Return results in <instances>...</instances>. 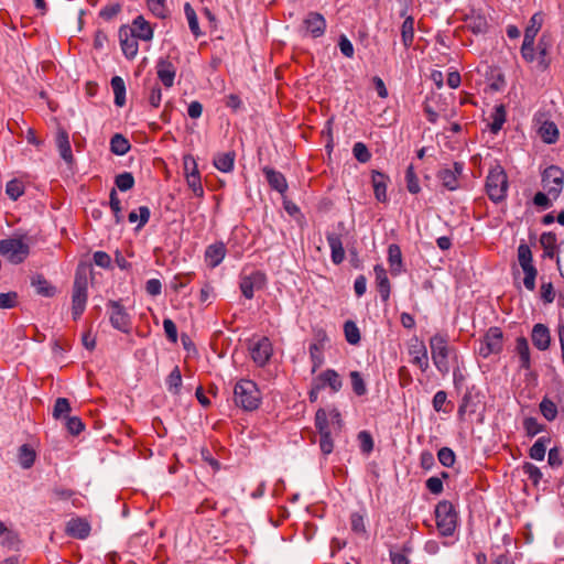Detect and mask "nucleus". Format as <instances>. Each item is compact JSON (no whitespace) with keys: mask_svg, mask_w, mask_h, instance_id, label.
<instances>
[{"mask_svg":"<svg viewBox=\"0 0 564 564\" xmlns=\"http://www.w3.org/2000/svg\"><path fill=\"white\" fill-rule=\"evenodd\" d=\"M436 528L442 536H452L458 525L459 516L455 506L448 500H441L434 510Z\"/></svg>","mask_w":564,"mask_h":564,"instance_id":"1","label":"nucleus"},{"mask_svg":"<svg viewBox=\"0 0 564 564\" xmlns=\"http://www.w3.org/2000/svg\"><path fill=\"white\" fill-rule=\"evenodd\" d=\"M234 400L245 411H253L261 403V393L252 380L241 379L235 384Z\"/></svg>","mask_w":564,"mask_h":564,"instance_id":"2","label":"nucleus"},{"mask_svg":"<svg viewBox=\"0 0 564 564\" xmlns=\"http://www.w3.org/2000/svg\"><path fill=\"white\" fill-rule=\"evenodd\" d=\"M543 13L535 12L529 20V23L524 30L523 42L520 48L521 57L527 63H533L535 61V37L543 25Z\"/></svg>","mask_w":564,"mask_h":564,"instance_id":"3","label":"nucleus"},{"mask_svg":"<svg viewBox=\"0 0 564 564\" xmlns=\"http://www.w3.org/2000/svg\"><path fill=\"white\" fill-rule=\"evenodd\" d=\"M430 348L432 360L438 372L446 375L449 371L448 357L451 347L448 346V335L436 333L430 338Z\"/></svg>","mask_w":564,"mask_h":564,"instance_id":"4","label":"nucleus"},{"mask_svg":"<svg viewBox=\"0 0 564 564\" xmlns=\"http://www.w3.org/2000/svg\"><path fill=\"white\" fill-rule=\"evenodd\" d=\"M508 177L500 165L489 170L486 177V193L494 203L502 202L507 196Z\"/></svg>","mask_w":564,"mask_h":564,"instance_id":"5","label":"nucleus"},{"mask_svg":"<svg viewBox=\"0 0 564 564\" xmlns=\"http://www.w3.org/2000/svg\"><path fill=\"white\" fill-rule=\"evenodd\" d=\"M30 253V247L22 238H7L0 240V254L11 263H22Z\"/></svg>","mask_w":564,"mask_h":564,"instance_id":"6","label":"nucleus"},{"mask_svg":"<svg viewBox=\"0 0 564 564\" xmlns=\"http://www.w3.org/2000/svg\"><path fill=\"white\" fill-rule=\"evenodd\" d=\"M88 281L85 274L76 273L72 292V314L78 319L84 313L88 299Z\"/></svg>","mask_w":564,"mask_h":564,"instance_id":"7","label":"nucleus"},{"mask_svg":"<svg viewBox=\"0 0 564 564\" xmlns=\"http://www.w3.org/2000/svg\"><path fill=\"white\" fill-rule=\"evenodd\" d=\"M518 261L524 273L523 285L529 291L535 290V279L538 270L533 264V257L530 247L527 243H520L518 247Z\"/></svg>","mask_w":564,"mask_h":564,"instance_id":"8","label":"nucleus"},{"mask_svg":"<svg viewBox=\"0 0 564 564\" xmlns=\"http://www.w3.org/2000/svg\"><path fill=\"white\" fill-rule=\"evenodd\" d=\"M541 183L543 189L557 199L564 187V171L556 165L547 166L541 175Z\"/></svg>","mask_w":564,"mask_h":564,"instance_id":"9","label":"nucleus"},{"mask_svg":"<svg viewBox=\"0 0 564 564\" xmlns=\"http://www.w3.org/2000/svg\"><path fill=\"white\" fill-rule=\"evenodd\" d=\"M503 334L499 327H490L480 340L478 354L482 358H488L492 354H499L502 350Z\"/></svg>","mask_w":564,"mask_h":564,"instance_id":"10","label":"nucleus"},{"mask_svg":"<svg viewBox=\"0 0 564 564\" xmlns=\"http://www.w3.org/2000/svg\"><path fill=\"white\" fill-rule=\"evenodd\" d=\"M109 321L113 328L122 332L130 333L131 317L124 306L118 301H109L108 303Z\"/></svg>","mask_w":564,"mask_h":564,"instance_id":"11","label":"nucleus"},{"mask_svg":"<svg viewBox=\"0 0 564 564\" xmlns=\"http://www.w3.org/2000/svg\"><path fill=\"white\" fill-rule=\"evenodd\" d=\"M316 389H329L330 393H337L343 388V380L339 373L334 369H326L312 380Z\"/></svg>","mask_w":564,"mask_h":564,"instance_id":"12","label":"nucleus"},{"mask_svg":"<svg viewBox=\"0 0 564 564\" xmlns=\"http://www.w3.org/2000/svg\"><path fill=\"white\" fill-rule=\"evenodd\" d=\"M464 170L462 162H455L452 167H444L438 171L437 178L442 185L448 191H456L459 187L458 178Z\"/></svg>","mask_w":564,"mask_h":564,"instance_id":"13","label":"nucleus"},{"mask_svg":"<svg viewBox=\"0 0 564 564\" xmlns=\"http://www.w3.org/2000/svg\"><path fill=\"white\" fill-rule=\"evenodd\" d=\"M118 36L123 55L128 59H133L139 52V39L131 33L128 25L120 26Z\"/></svg>","mask_w":564,"mask_h":564,"instance_id":"14","label":"nucleus"},{"mask_svg":"<svg viewBox=\"0 0 564 564\" xmlns=\"http://www.w3.org/2000/svg\"><path fill=\"white\" fill-rule=\"evenodd\" d=\"M409 355L412 357L411 364L419 367L422 372L429 369V354L423 341H420L417 338L411 339Z\"/></svg>","mask_w":564,"mask_h":564,"instance_id":"15","label":"nucleus"},{"mask_svg":"<svg viewBox=\"0 0 564 564\" xmlns=\"http://www.w3.org/2000/svg\"><path fill=\"white\" fill-rule=\"evenodd\" d=\"M326 26L325 18L318 12H308L303 20L305 34L314 39L323 36L325 34Z\"/></svg>","mask_w":564,"mask_h":564,"instance_id":"16","label":"nucleus"},{"mask_svg":"<svg viewBox=\"0 0 564 564\" xmlns=\"http://www.w3.org/2000/svg\"><path fill=\"white\" fill-rule=\"evenodd\" d=\"M156 75L159 80L165 88H171L174 85L176 76V67L169 57H160L155 65Z\"/></svg>","mask_w":564,"mask_h":564,"instance_id":"17","label":"nucleus"},{"mask_svg":"<svg viewBox=\"0 0 564 564\" xmlns=\"http://www.w3.org/2000/svg\"><path fill=\"white\" fill-rule=\"evenodd\" d=\"M272 344L268 337L260 338L250 348L252 360L260 367L267 365L272 356Z\"/></svg>","mask_w":564,"mask_h":564,"instance_id":"18","label":"nucleus"},{"mask_svg":"<svg viewBox=\"0 0 564 564\" xmlns=\"http://www.w3.org/2000/svg\"><path fill=\"white\" fill-rule=\"evenodd\" d=\"M263 284L264 274L260 271H254L241 278L240 290L246 299L251 300L254 296V291L261 289Z\"/></svg>","mask_w":564,"mask_h":564,"instance_id":"19","label":"nucleus"},{"mask_svg":"<svg viewBox=\"0 0 564 564\" xmlns=\"http://www.w3.org/2000/svg\"><path fill=\"white\" fill-rule=\"evenodd\" d=\"M551 47V36L546 33H543L538 41L535 54V61L538 62L536 66L542 72L546 70L551 65V58L549 57Z\"/></svg>","mask_w":564,"mask_h":564,"instance_id":"20","label":"nucleus"},{"mask_svg":"<svg viewBox=\"0 0 564 564\" xmlns=\"http://www.w3.org/2000/svg\"><path fill=\"white\" fill-rule=\"evenodd\" d=\"M531 339L536 349L546 350L551 344L549 327L541 323L535 324L532 328Z\"/></svg>","mask_w":564,"mask_h":564,"instance_id":"21","label":"nucleus"},{"mask_svg":"<svg viewBox=\"0 0 564 564\" xmlns=\"http://www.w3.org/2000/svg\"><path fill=\"white\" fill-rule=\"evenodd\" d=\"M262 172L272 189L280 194H284L288 191L286 178L281 172L269 166H264Z\"/></svg>","mask_w":564,"mask_h":564,"instance_id":"22","label":"nucleus"},{"mask_svg":"<svg viewBox=\"0 0 564 564\" xmlns=\"http://www.w3.org/2000/svg\"><path fill=\"white\" fill-rule=\"evenodd\" d=\"M129 29L141 41L149 42L153 37V29L142 15H138Z\"/></svg>","mask_w":564,"mask_h":564,"instance_id":"23","label":"nucleus"},{"mask_svg":"<svg viewBox=\"0 0 564 564\" xmlns=\"http://www.w3.org/2000/svg\"><path fill=\"white\" fill-rule=\"evenodd\" d=\"M326 239L330 248L332 262L336 265L340 264L345 260V250L340 236L335 232H328Z\"/></svg>","mask_w":564,"mask_h":564,"instance_id":"24","label":"nucleus"},{"mask_svg":"<svg viewBox=\"0 0 564 564\" xmlns=\"http://www.w3.org/2000/svg\"><path fill=\"white\" fill-rule=\"evenodd\" d=\"M388 263L393 276H398L404 271L401 248L397 243H391L388 247Z\"/></svg>","mask_w":564,"mask_h":564,"instance_id":"25","label":"nucleus"},{"mask_svg":"<svg viewBox=\"0 0 564 564\" xmlns=\"http://www.w3.org/2000/svg\"><path fill=\"white\" fill-rule=\"evenodd\" d=\"M65 531L69 536L83 540L89 535L90 525L86 520L75 518L67 522Z\"/></svg>","mask_w":564,"mask_h":564,"instance_id":"26","label":"nucleus"},{"mask_svg":"<svg viewBox=\"0 0 564 564\" xmlns=\"http://www.w3.org/2000/svg\"><path fill=\"white\" fill-rule=\"evenodd\" d=\"M373 271L376 274V284L380 297L383 302H387L390 297V281L387 271L381 264H376Z\"/></svg>","mask_w":564,"mask_h":564,"instance_id":"27","label":"nucleus"},{"mask_svg":"<svg viewBox=\"0 0 564 564\" xmlns=\"http://www.w3.org/2000/svg\"><path fill=\"white\" fill-rule=\"evenodd\" d=\"M226 256V247L223 242L208 246L205 250V261L210 268L218 267Z\"/></svg>","mask_w":564,"mask_h":564,"instance_id":"28","label":"nucleus"},{"mask_svg":"<svg viewBox=\"0 0 564 564\" xmlns=\"http://www.w3.org/2000/svg\"><path fill=\"white\" fill-rule=\"evenodd\" d=\"M401 17L405 18L401 25V41L403 46L409 48L414 41V18L406 15V9L402 10Z\"/></svg>","mask_w":564,"mask_h":564,"instance_id":"29","label":"nucleus"},{"mask_svg":"<svg viewBox=\"0 0 564 564\" xmlns=\"http://www.w3.org/2000/svg\"><path fill=\"white\" fill-rule=\"evenodd\" d=\"M56 143H57V148H58L59 155L62 156V159L66 163L70 164L74 160V156L72 153L70 142H69L68 134L66 131H64V130L58 131L57 138H56Z\"/></svg>","mask_w":564,"mask_h":564,"instance_id":"30","label":"nucleus"},{"mask_svg":"<svg viewBox=\"0 0 564 564\" xmlns=\"http://www.w3.org/2000/svg\"><path fill=\"white\" fill-rule=\"evenodd\" d=\"M540 245L544 250V257L553 259L556 253V249H558L557 238L554 232H543L540 237Z\"/></svg>","mask_w":564,"mask_h":564,"instance_id":"31","label":"nucleus"},{"mask_svg":"<svg viewBox=\"0 0 564 564\" xmlns=\"http://www.w3.org/2000/svg\"><path fill=\"white\" fill-rule=\"evenodd\" d=\"M539 134L543 142L553 144L558 139V129L553 121H544L539 128Z\"/></svg>","mask_w":564,"mask_h":564,"instance_id":"32","label":"nucleus"},{"mask_svg":"<svg viewBox=\"0 0 564 564\" xmlns=\"http://www.w3.org/2000/svg\"><path fill=\"white\" fill-rule=\"evenodd\" d=\"M372 185L376 199L378 202L384 203L387 200V184L384 174L375 171L372 173Z\"/></svg>","mask_w":564,"mask_h":564,"instance_id":"33","label":"nucleus"},{"mask_svg":"<svg viewBox=\"0 0 564 564\" xmlns=\"http://www.w3.org/2000/svg\"><path fill=\"white\" fill-rule=\"evenodd\" d=\"M516 351L520 359V366L523 369H529L531 366L530 348L525 337H518L516 340Z\"/></svg>","mask_w":564,"mask_h":564,"instance_id":"34","label":"nucleus"},{"mask_svg":"<svg viewBox=\"0 0 564 564\" xmlns=\"http://www.w3.org/2000/svg\"><path fill=\"white\" fill-rule=\"evenodd\" d=\"M35 451L30 445L23 444L19 447L18 462L22 468H31L35 462Z\"/></svg>","mask_w":564,"mask_h":564,"instance_id":"35","label":"nucleus"},{"mask_svg":"<svg viewBox=\"0 0 564 564\" xmlns=\"http://www.w3.org/2000/svg\"><path fill=\"white\" fill-rule=\"evenodd\" d=\"M506 116L507 113L503 105H498L494 108V111L490 115L491 121L488 124L492 133L496 134L501 130L503 123L506 122Z\"/></svg>","mask_w":564,"mask_h":564,"instance_id":"36","label":"nucleus"},{"mask_svg":"<svg viewBox=\"0 0 564 564\" xmlns=\"http://www.w3.org/2000/svg\"><path fill=\"white\" fill-rule=\"evenodd\" d=\"M111 88L115 95V105L117 107H123L126 104V84L120 76H113L111 78Z\"/></svg>","mask_w":564,"mask_h":564,"instance_id":"37","label":"nucleus"},{"mask_svg":"<svg viewBox=\"0 0 564 564\" xmlns=\"http://www.w3.org/2000/svg\"><path fill=\"white\" fill-rule=\"evenodd\" d=\"M235 158V152L217 154L214 159V165L220 172L228 173L234 169Z\"/></svg>","mask_w":564,"mask_h":564,"instance_id":"38","label":"nucleus"},{"mask_svg":"<svg viewBox=\"0 0 564 564\" xmlns=\"http://www.w3.org/2000/svg\"><path fill=\"white\" fill-rule=\"evenodd\" d=\"M131 145L126 137L120 133L112 135L110 140V150L116 155H124L129 152Z\"/></svg>","mask_w":564,"mask_h":564,"instance_id":"39","label":"nucleus"},{"mask_svg":"<svg viewBox=\"0 0 564 564\" xmlns=\"http://www.w3.org/2000/svg\"><path fill=\"white\" fill-rule=\"evenodd\" d=\"M32 285L35 288L37 294L45 297H52L56 291L55 288L42 275L33 278Z\"/></svg>","mask_w":564,"mask_h":564,"instance_id":"40","label":"nucleus"},{"mask_svg":"<svg viewBox=\"0 0 564 564\" xmlns=\"http://www.w3.org/2000/svg\"><path fill=\"white\" fill-rule=\"evenodd\" d=\"M184 13L187 19L191 32L195 37H199L202 35V31L199 29L197 14L189 2L184 4Z\"/></svg>","mask_w":564,"mask_h":564,"instance_id":"41","label":"nucleus"},{"mask_svg":"<svg viewBox=\"0 0 564 564\" xmlns=\"http://www.w3.org/2000/svg\"><path fill=\"white\" fill-rule=\"evenodd\" d=\"M550 442L549 437H539L529 451V456L534 460H543L546 453V444Z\"/></svg>","mask_w":564,"mask_h":564,"instance_id":"42","label":"nucleus"},{"mask_svg":"<svg viewBox=\"0 0 564 564\" xmlns=\"http://www.w3.org/2000/svg\"><path fill=\"white\" fill-rule=\"evenodd\" d=\"M315 426L319 435L332 434L333 426L328 420L327 412L324 409H318L315 414Z\"/></svg>","mask_w":564,"mask_h":564,"instance_id":"43","label":"nucleus"},{"mask_svg":"<svg viewBox=\"0 0 564 564\" xmlns=\"http://www.w3.org/2000/svg\"><path fill=\"white\" fill-rule=\"evenodd\" d=\"M70 410L72 408L68 399L57 398L54 403L52 415L55 420L66 419L69 416Z\"/></svg>","mask_w":564,"mask_h":564,"instance_id":"44","label":"nucleus"},{"mask_svg":"<svg viewBox=\"0 0 564 564\" xmlns=\"http://www.w3.org/2000/svg\"><path fill=\"white\" fill-rule=\"evenodd\" d=\"M151 212L148 206H140L138 210L129 213L128 219L130 223L139 220L138 229L142 228L150 219Z\"/></svg>","mask_w":564,"mask_h":564,"instance_id":"45","label":"nucleus"},{"mask_svg":"<svg viewBox=\"0 0 564 564\" xmlns=\"http://www.w3.org/2000/svg\"><path fill=\"white\" fill-rule=\"evenodd\" d=\"M412 547L409 544H404L401 550L391 549L389 557L392 564H409L408 554L411 553Z\"/></svg>","mask_w":564,"mask_h":564,"instance_id":"46","label":"nucleus"},{"mask_svg":"<svg viewBox=\"0 0 564 564\" xmlns=\"http://www.w3.org/2000/svg\"><path fill=\"white\" fill-rule=\"evenodd\" d=\"M351 388L355 394L358 397L365 395L367 393V386L365 380L359 371H351L349 373Z\"/></svg>","mask_w":564,"mask_h":564,"instance_id":"47","label":"nucleus"},{"mask_svg":"<svg viewBox=\"0 0 564 564\" xmlns=\"http://www.w3.org/2000/svg\"><path fill=\"white\" fill-rule=\"evenodd\" d=\"M344 332L346 340L350 345H356L360 341V332L357 325L352 321H347L344 324Z\"/></svg>","mask_w":564,"mask_h":564,"instance_id":"48","label":"nucleus"},{"mask_svg":"<svg viewBox=\"0 0 564 564\" xmlns=\"http://www.w3.org/2000/svg\"><path fill=\"white\" fill-rule=\"evenodd\" d=\"M166 386L170 392L176 394L182 386V375L178 367H175L166 379Z\"/></svg>","mask_w":564,"mask_h":564,"instance_id":"49","label":"nucleus"},{"mask_svg":"<svg viewBox=\"0 0 564 564\" xmlns=\"http://www.w3.org/2000/svg\"><path fill=\"white\" fill-rule=\"evenodd\" d=\"M540 411L547 421H553L557 415L556 404L547 398L541 401Z\"/></svg>","mask_w":564,"mask_h":564,"instance_id":"50","label":"nucleus"},{"mask_svg":"<svg viewBox=\"0 0 564 564\" xmlns=\"http://www.w3.org/2000/svg\"><path fill=\"white\" fill-rule=\"evenodd\" d=\"M186 182H187L188 187L193 191L195 196L202 197L204 195V188L202 186L199 172L187 173Z\"/></svg>","mask_w":564,"mask_h":564,"instance_id":"51","label":"nucleus"},{"mask_svg":"<svg viewBox=\"0 0 564 564\" xmlns=\"http://www.w3.org/2000/svg\"><path fill=\"white\" fill-rule=\"evenodd\" d=\"M468 28L474 34H484L488 30V22L481 15L471 17L468 22Z\"/></svg>","mask_w":564,"mask_h":564,"instance_id":"52","label":"nucleus"},{"mask_svg":"<svg viewBox=\"0 0 564 564\" xmlns=\"http://www.w3.org/2000/svg\"><path fill=\"white\" fill-rule=\"evenodd\" d=\"M116 186L121 191L126 192L133 187L134 185V177L129 172H123L116 176L115 180Z\"/></svg>","mask_w":564,"mask_h":564,"instance_id":"53","label":"nucleus"},{"mask_svg":"<svg viewBox=\"0 0 564 564\" xmlns=\"http://www.w3.org/2000/svg\"><path fill=\"white\" fill-rule=\"evenodd\" d=\"M109 205L113 213L116 224H120L122 221L121 203L115 188L110 192Z\"/></svg>","mask_w":564,"mask_h":564,"instance_id":"54","label":"nucleus"},{"mask_svg":"<svg viewBox=\"0 0 564 564\" xmlns=\"http://www.w3.org/2000/svg\"><path fill=\"white\" fill-rule=\"evenodd\" d=\"M406 188L411 194H417L421 191L419 180L415 175L414 169L410 165L405 172Z\"/></svg>","mask_w":564,"mask_h":564,"instance_id":"55","label":"nucleus"},{"mask_svg":"<svg viewBox=\"0 0 564 564\" xmlns=\"http://www.w3.org/2000/svg\"><path fill=\"white\" fill-rule=\"evenodd\" d=\"M358 441H359V447L360 451L364 454H370L373 449V440L369 432L361 431L358 433Z\"/></svg>","mask_w":564,"mask_h":564,"instance_id":"56","label":"nucleus"},{"mask_svg":"<svg viewBox=\"0 0 564 564\" xmlns=\"http://www.w3.org/2000/svg\"><path fill=\"white\" fill-rule=\"evenodd\" d=\"M352 154L360 163H367L371 159V153L362 142L354 144Z\"/></svg>","mask_w":564,"mask_h":564,"instance_id":"57","label":"nucleus"},{"mask_svg":"<svg viewBox=\"0 0 564 564\" xmlns=\"http://www.w3.org/2000/svg\"><path fill=\"white\" fill-rule=\"evenodd\" d=\"M553 197L546 192H538L533 196V204L541 209H549L553 206Z\"/></svg>","mask_w":564,"mask_h":564,"instance_id":"58","label":"nucleus"},{"mask_svg":"<svg viewBox=\"0 0 564 564\" xmlns=\"http://www.w3.org/2000/svg\"><path fill=\"white\" fill-rule=\"evenodd\" d=\"M522 470L532 481L533 485H538L539 481L542 479V473L540 468L533 465L532 463H524L522 466Z\"/></svg>","mask_w":564,"mask_h":564,"instance_id":"59","label":"nucleus"},{"mask_svg":"<svg viewBox=\"0 0 564 564\" xmlns=\"http://www.w3.org/2000/svg\"><path fill=\"white\" fill-rule=\"evenodd\" d=\"M6 193L12 199H18L24 193L23 185L18 180L9 181L6 185Z\"/></svg>","mask_w":564,"mask_h":564,"instance_id":"60","label":"nucleus"},{"mask_svg":"<svg viewBox=\"0 0 564 564\" xmlns=\"http://www.w3.org/2000/svg\"><path fill=\"white\" fill-rule=\"evenodd\" d=\"M523 429L528 436H535L543 430V425L535 417H525Z\"/></svg>","mask_w":564,"mask_h":564,"instance_id":"61","label":"nucleus"},{"mask_svg":"<svg viewBox=\"0 0 564 564\" xmlns=\"http://www.w3.org/2000/svg\"><path fill=\"white\" fill-rule=\"evenodd\" d=\"M540 297L544 304H550L555 299V290L551 282H542L540 288Z\"/></svg>","mask_w":564,"mask_h":564,"instance_id":"62","label":"nucleus"},{"mask_svg":"<svg viewBox=\"0 0 564 564\" xmlns=\"http://www.w3.org/2000/svg\"><path fill=\"white\" fill-rule=\"evenodd\" d=\"M440 463L445 467H452L455 463V453L449 447H442L437 453Z\"/></svg>","mask_w":564,"mask_h":564,"instance_id":"63","label":"nucleus"},{"mask_svg":"<svg viewBox=\"0 0 564 564\" xmlns=\"http://www.w3.org/2000/svg\"><path fill=\"white\" fill-rule=\"evenodd\" d=\"M65 421L67 431L73 435H78L85 427L84 423L78 416H67Z\"/></svg>","mask_w":564,"mask_h":564,"instance_id":"64","label":"nucleus"}]
</instances>
